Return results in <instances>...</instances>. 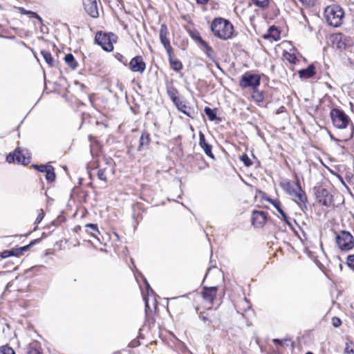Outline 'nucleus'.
<instances>
[{
  "instance_id": "f257e3e1",
  "label": "nucleus",
  "mask_w": 354,
  "mask_h": 354,
  "mask_svg": "<svg viewBox=\"0 0 354 354\" xmlns=\"http://www.w3.org/2000/svg\"><path fill=\"white\" fill-rule=\"evenodd\" d=\"M212 34L222 40H227L233 36L234 27L230 21L222 17L213 19L210 25Z\"/></svg>"
},
{
  "instance_id": "f03ea898",
  "label": "nucleus",
  "mask_w": 354,
  "mask_h": 354,
  "mask_svg": "<svg viewBox=\"0 0 354 354\" xmlns=\"http://www.w3.org/2000/svg\"><path fill=\"white\" fill-rule=\"evenodd\" d=\"M280 186L286 194L294 198L301 209L303 206L306 207L307 198L299 183L286 179L280 183Z\"/></svg>"
},
{
  "instance_id": "7ed1b4c3",
  "label": "nucleus",
  "mask_w": 354,
  "mask_h": 354,
  "mask_svg": "<svg viewBox=\"0 0 354 354\" xmlns=\"http://www.w3.org/2000/svg\"><path fill=\"white\" fill-rule=\"evenodd\" d=\"M344 12L338 5H332L326 8L324 17L328 25L339 27L343 21Z\"/></svg>"
},
{
  "instance_id": "20e7f679",
  "label": "nucleus",
  "mask_w": 354,
  "mask_h": 354,
  "mask_svg": "<svg viewBox=\"0 0 354 354\" xmlns=\"http://www.w3.org/2000/svg\"><path fill=\"white\" fill-rule=\"evenodd\" d=\"M330 116L333 125L337 129H346L350 122L349 117L342 110L339 109H332Z\"/></svg>"
},
{
  "instance_id": "39448f33",
  "label": "nucleus",
  "mask_w": 354,
  "mask_h": 354,
  "mask_svg": "<svg viewBox=\"0 0 354 354\" xmlns=\"http://www.w3.org/2000/svg\"><path fill=\"white\" fill-rule=\"evenodd\" d=\"M336 243L341 250L348 251L354 247V238L349 232L342 230L336 235Z\"/></svg>"
},
{
  "instance_id": "423d86ee",
  "label": "nucleus",
  "mask_w": 354,
  "mask_h": 354,
  "mask_svg": "<svg viewBox=\"0 0 354 354\" xmlns=\"http://www.w3.org/2000/svg\"><path fill=\"white\" fill-rule=\"evenodd\" d=\"M115 35L113 33H105L99 31L95 37V42L100 45L102 49L106 52H111L113 50L112 41H114Z\"/></svg>"
},
{
  "instance_id": "0eeeda50",
  "label": "nucleus",
  "mask_w": 354,
  "mask_h": 354,
  "mask_svg": "<svg viewBox=\"0 0 354 354\" xmlns=\"http://www.w3.org/2000/svg\"><path fill=\"white\" fill-rule=\"evenodd\" d=\"M261 84V77L257 74H253L250 72H246L242 75L239 86L243 88H251L255 89L258 88Z\"/></svg>"
},
{
  "instance_id": "6e6552de",
  "label": "nucleus",
  "mask_w": 354,
  "mask_h": 354,
  "mask_svg": "<svg viewBox=\"0 0 354 354\" xmlns=\"http://www.w3.org/2000/svg\"><path fill=\"white\" fill-rule=\"evenodd\" d=\"M30 156L28 151L24 152L19 149L15 150L13 153H9L6 156V161L8 163L17 161L18 163L26 165L30 162Z\"/></svg>"
},
{
  "instance_id": "1a4fd4ad",
  "label": "nucleus",
  "mask_w": 354,
  "mask_h": 354,
  "mask_svg": "<svg viewBox=\"0 0 354 354\" xmlns=\"http://www.w3.org/2000/svg\"><path fill=\"white\" fill-rule=\"evenodd\" d=\"M315 194L318 203L322 205L330 207L333 204V197L326 189L318 188Z\"/></svg>"
},
{
  "instance_id": "9d476101",
  "label": "nucleus",
  "mask_w": 354,
  "mask_h": 354,
  "mask_svg": "<svg viewBox=\"0 0 354 354\" xmlns=\"http://www.w3.org/2000/svg\"><path fill=\"white\" fill-rule=\"evenodd\" d=\"M129 68L133 72L143 73L146 68V64L142 56L138 55L133 57L129 62Z\"/></svg>"
},
{
  "instance_id": "9b49d317",
  "label": "nucleus",
  "mask_w": 354,
  "mask_h": 354,
  "mask_svg": "<svg viewBox=\"0 0 354 354\" xmlns=\"http://www.w3.org/2000/svg\"><path fill=\"white\" fill-rule=\"evenodd\" d=\"M267 221L266 213L263 211L254 210L252 214V223L256 227L264 225Z\"/></svg>"
},
{
  "instance_id": "f8f14e48",
  "label": "nucleus",
  "mask_w": 354,
  "mask_h": 354,
  "mask_svg": "<svg viewBox=\"0 0 354 354\" xmlns=\"http://www.w3.org/2000/svg\"><path fill=\"white\" fill-rule=\"evenodd\" d=\"M217 287H203V291L201 292V296L203 300L210 304H212L216 297Z\"/></svg>"
},
{
  "instance_id": "ddd939ff",
  "label": "nucleus",
  "mask_w": 354,
  "mask_h": 354,
  "mask_svg": "<svg viewBox=\"0 0 354 354\" xmlns=\"http://www.w3.org/2000/svg\"><path fill=\"white\" fill-rule=\"evenodd\" d=\"M168 34V29L165 24H162L160 29V39L161 44L165 48L167 53H170L172 51V48L170 45L169 40L167 38Z\"/></svg>"
},
{
  "instance_id": "4468645a",
  "label": "nucleus",
  "mask_w": 354,
  "mask_h": 354,
  "mask_svg": "<svg viewBox=\"0 0 354 354\" xmlns=\"http://www.w3.org/2000/svg\"><path fill=\"white\" fill-rule=\"evenodd\" d=\"M84 9L86 12L93 18H97L99 16L97 3L96 0H84Z\"/></svg>"
},
{
  "instance_id": "2eb2a0df",
  "label": "nucleus",
  "mask_w": 354,
  "mask_h": 354,
  "mask_svg": "<svg viewBox=\"0 0 354 354\" xmlns=\"http://www.w3.org/2000/svg\"><path fill=\"white\" fill-rule=\"evenodd\" d=\"M145 284H146V289H147V296H145L144 295L143 298H144L145 303V316H146V319L149 320V317L152 315L153 310H152V308L150 307V306L149 304V297H148L150 295V294H153V290L150 287L149 283L147 282V281L146 279H145Z\"/></svg>"
},
{
  "instance_id": "dca6fc26",
  "label": "nucleus",
  "mask_w": 354,
  "mask_h": 354,
  "mask_svg": "<svg viewBox=\"0 0 354 354\" xmlns=\"http://www.w3.org/2000/svg\"><path fill=\"white\" fill-rule=\"evenodd\" d=\"M268 201L270 202L278 211V212L281 214L282 216L283 220L285 221V223L290 226L291 228H292V223L291 219L287 216V214L284 212V211L281 207V203L280 201L278 200H272V199H268Z\"/></svg>"
},
{
  "instance_id": "f3484780",
  "label": "nucleus",
  "mask_w": 354,
  "mask_h": 354,
  "mask_svg": "<svg viewBox=\"0 0 354 354\" xmlns=\"http://www.w3.org/2000/svg\"><path fill=\"white\" fill-rule=\"evenodd\" d=\"M150 135L149 133L144 131L142 133L140 139H139V145L137 148L138 151H142L149 148L150 145Z\"/></svg>"
},
{
  "instance_id": "a211bd4d",
  "label": "nucleus",
  "mask_w": 354,
  "mask_h": 354,
  "mask_svg": "<svg viewBox=\"0 0 354 354\" xmlns=\"http://www.w3.org/2000/svg\"><path fill=\"white\" fill-rule=\"evenodd\" d=\"M199 145L203 149L205 153L209 158H214V155L212 151V147L208 144L206 140L205 136L203 133H199Z\"/></svg>"
},
{
  "instance_id": "6ab92c4d",
  "label": "nucleus",
  "mask_w": 354,
  "mask_h": 354,
  "mask_svg": "<svg viewBox=\"0 0 354 354\" xmlns=\"http://www.w3.org/2000/svg\"><path fill=\"white\" fill-rule=\"evenodd\" d=\"M174 104L178 111L190 118H193L194 110L190 106H187L185 102L180 100Z\"/></svg>"
},
{
  "instance_id": "aec40b11",
  "label": "nucleus",
  "mask_w": 354,
  "mask_h": 354,
  "mask_svg": "<svg viewBox=\"0 0 354 354\" xmlns=\"http://www.w3.org/2000/svg\"><path fill=\"white\" fill-rule=\"evenodd\" d=\"M315 74V67L313 64L309 65L307 68L299 71V76L301 79H308Z\"/></svg>"
},
{
  "instance_id": "412c9836",
  "label": "nucleus",
  "mask_w": 354,
  "mask_h": 354,
  "mask_svg": "<svg viewBox=\"0 0 354 354\" xmlns=\"http://www.w3.org/2000/svg\"><path fill=\"white\" fill-rule=\"evenodd\" d=\"M84 227L86 233L91 234V236L96 239L99 242L100 241L97 236V234H100V232L97 224L88 223Z\"/></svg>"
},
{
  "instance_id": "4be33fe9",
  "label": "nucleus",
  "mask_w": 354,
  "mask_h": 354,
  "mask_svg": "<svg viewBox=\"0 0 354 354\" xmlns=\"http://www.w3.org/2000/svg\"><path fill=\"white\" fill-rule=\"evenodd\" d=\"M264 38L278 41L280 39V32L277 28L272 26L268 28V32L265 35Z\"/></svg>"
},
{
  "instance_id": "5701e85b",
  "label": "nucleus",
  "mask_w": 354,
  "mask_h": 354,
  "mask_svg": "<svg viewBox=\"0 0 354 354\" xmlns=\"http://www.w3.org/2000/svg\"><path fill=\"white\" fill-rule=\"evenodd\" d=\"M167 93L169 95L171 100L174 102V104H176L178 102L180 99L178 96V92L177 89L171 85H167Z\"/></svg>"
},
{
  "instance_id": "b1692460",
  "label": "nucleus",
  "mask_w": 354,
  "mask_h": 354,
  "mask_svg": "<svg viewBox=\"0 0 354 354\" xmlns=\"http://www.w3.org/2000/svg\"><path fill=\"white\" fill-rule=\"evenodd\" d=\"M169 61L171 68L176 71H180L183 68L182 63L177 59H174L172 57V52L167 53Z\"/></svg>"
},
{
  "instance_id": "393cba45",
  "label": "nucleus",
  "mask_w": 354,
  "mask_h": 354,
  "mask_svg": "<svg viewBox=\"0 0 354 354\" xmlns=\"http://www.w3.org/2000/svg\"><path fill=\"white\" fill-rule=\"evenodd\" d=\"M19 10L21 14L28 15L30 18H35L40 24H42V19L37 12L31 10H27L22 7L19 8Z\"/></svg>"
},
{
  "instance_id": "a878e982",
  "label": "nucleus",
  "mask_w": 354,
  "mask_h": 354,
  "mask_svg": "<svg viewBox=\"0 0 354 354\" xmlns=\"http://www.w3.org/2000/svg\"><path fill=\"white\" fill-rule=\"evenodd\" d=\"M64 61L73 70L76 69L78 66L77 61L71 53L65 55Z\"/></svg>"
},
{
  "instance_id": "bb28decb",
  "label": "nucleus",
  "mask_w": 354,
  "mask_h": 354,
  "mask_svg": "<svg viewBox=\"0 0 354 354\" xmlns=\"http://www.w3.org/2000/svg\"><path fill=\"white\" fill-rule=\"evenodd\" d=\"M252 98L257 102H261L264 100V94L263 91H259L258 88H255V89H252Z\"/></svg>"
},
{
  "instance_id": "cd10ccee",
  "label": "nucleus",
  "mask_w": 354,
  "mask_h": 354,
  "mask_svg": "<svg viewBox=\"0 0 354 354\" xmlns=\"http://www.w3.org/2000/svg\"><path fill=\"white\" fill-rule=\"evenodd\" d=\"M201 48L203 49L205 53L210 59H213L214 58V51L207 42H203Z\"/></svg>"
},
{
  "instance_id": "c85d7f7f",
  "label": "nucleus",
  "mask_w": 354,
  "mask_h": 354,
  "mask_svg": "<svg viewBox=\"0 0 354 354\" xmlns=\"http://www.w3.org/2000/svg\"><path fill=\"white\" fill-rule=\"evenodd\" d=\"M204 112L210 121H214L216 120H220V119H218V117L216 116V112L215 109H212L209 107L206 106L204 109Z\"/></svg>"
},
{
  "instance_id": "c756f323",
  "label": "nucleus",
  "mask_w": 354,
  "mask_h": 354,
  "mask_svg": "<svg viewBox=\"0 0 354 354\" xmlns=\"http://www.w3.org/2000/svg\"><path fill=\"white\" fill-rule=\"evenodd\" d=\"M41 54L42 55L45 62L50 66H53L54 65V60L51 55V53L49 51L43 50L41 51Z\"/></svg>"
},
{
  "instance_id": "7c9ffc66",
  "label": "nucleus",
  "mask_w": 354,
  "mask_h": 354,
  "mask_svg": "<svg viewBox=\"0 0 354 354\" xmlns=\"http://www.w3.org/2000/svg\"><path fill=\"white\" fill-rule=\"evenodd\" d=\"M46 179L48 183H53L55 180V173L54 167L51 165L46 171Z\"/></svg>"
},
{
  "instance_id": "2f4dec72",
  "label": "nucleus",
  "mask_w": 354,
  "mask_h": 354,
  "mask_svg": "<svg viewBox=\"0 0 354 354\" xmlns=\"http://www.w3.org/2000/svg\"><path fill=\"white\" fill-rule=\"evenodd\" d=\"M284 59L290 64H295L298 60L296 55L294 53H289L286 51L283 54Z\"/></svg>"
},
{
  "instance_id": "473e14b6",
  "label": "nucleus",
  "mask_w": 354,
  "mask_h": 354,
  "mask_svg": "<svg viewBox=\"0 0 354 354\" xmlns=\"http://www.w3.org/2000/svg\"><path fill=\"white\" fill-rule=\"evenodd\" d=\"M40 241L39 239H35L32 241L28 245L23 246V247H19L20 252L21 254H24V252L28 251L32 246L35 245V244L38 243Z\"/></svg>"
},
{
  "instance_id": "72a5a7b5",
  "label": "nucleus",
  "mask_w": 354,
  "mask_h": 354,
  "mask_svg": "<svg viewBox=\"0 0 354 354\" xmlns=\"http://www.w3.org/2000/svg\"><path fill=\"white\" fill-rule=\"evenodd\" d=\"M254 4L261 8H266L269 5V0H251Z\"/></svg>"
},
{
  "instance_id": "f704fd0d",
  "label": "nucleus",
  "mask_w": 354,
  "mask_h": 354,
  "mask_svg": "<svg viewBox=\"0 0 354 354\" xmlns=\"http://www.w3.org/2000/svg\"><path fill=\"white\" fill-rule=\"evenodd\" d=\"M50 165H32V167L39 172L46 173Z\"/></svg>"
},
{
  "instance_id": "c9c22d12",
  "label": "nucleus",
  "mask_w": 354,
  "mask_h": 354,
  "mask_svg": "<svg viewBox=\"0 0 354 354\" xmlns=\"http://www.w3.org/2000/svg\"><path fill=\"white\" fill-rule=\"evenodd\" d=\"M0 351L2 354H15V351L8 345L2 346L0 347Z\"/></svg>"
},
{
  "instance_id": "e433bc0d",
  "label": "nucleus",
  "mask_w": 354,
  "mask_h": 354,
  "mask_svg": "<svg viewBox=\"0 0 354 354\" xmlns=\"http://www.w3.org/2000/svg\"><path fill=\"white\" fill-rule=\"evenodd\" d=\"M345 353L347 354H354V346L351 342L346 343Z\"/></svg>"
},
{
  "instance_id": "4c0bfd02",
  "label": "nucleus",
  "mask_w": 354,
  "mask_h": 354,
  "mask_svg": "<svg viewBox=\"0 0 354 354\" xmlns=\"http://www.w3.org/2000/svg\"><path fill=\"white\" fill-rule=\"evenodd\" d=\"M241 160L244 163V165L247 167H250L252 165V160L249 158V157L246 154L241 156Z\"/></svg>"
},
{
  "instance_id": "58836bf2",
  "label": "nucleus",
  "mask_w": 354,
  "mask_h": 354,
  "mask_svg": "<svg viewBox=\"0 0 354 354\" xmlns=\"http://www.w3.org/2000/svg\"><path fill=\"white\" fill-rule=\"evenodd\" d=\"M97 177L101 180H103V181L106 182V174H105V170L103 169H99L98 171H97Z\"/></svg>"
},
{
  "instance_id": "ea45409f",
  "label": "nucleus",
  "mask_w": 354,
  "mask_h": 354,
  "mask_svg": "<svg viewBox=\"0 0 354 354\" xmlns=\"http://www.w3.org/2000/svg\"><path fill=\"white\" fill-rule=\"evenodd\" d=\"M191 37L193 39H194L195 41H198L201 46L203 45V42H206L205 40H203L201 37L198 34H195V33H192L191 35Z\"/></svg>"
},
{
  "instance_id": "a19ab883",
  "label": "nucleus",
  "mask_w": 354,
  "mask_h": 354,
  "mask_svg": "<svg viewBox=\"0 0 354 354\" xmlns=\"http://www.w3.org/2000/svg\"><path fill=\"white\" fill-rule=\"evenodd\" d=\"M44 217V212L43 209H41L40 212L38 214V215L35 219V224L38 225L39 223H40L41 221L43 220Z\"/></svg>"
},
{
  "instance_id": "79ce46f5",
  "label": "nucleus",
  "mask_w": 354,
  "mask_h": 354,
  "mask_svg": "<svg viewBox=\"0 0 354 354\" xmlns=\"http://www.w3.org/2000/svg\"><path fill=\"white\" fill-rule=\"evenodd\" d=\"M346 264L349 268H354V254H350L348 256Z\"/></svg>"
},
{
  "instance_id": "37998d69",
  "label": "nucleus",
  "mask_w": 354,
  "mask_h": 354,
  "mask_svg": "<svg viewBox=\"0 0 354 354\" xmlns=\"http://www.w3.org/2000/svg\"><path fill=\"white\" fill-rule=\"evenodd\" d=\"M332 324L334 327L337 328L342 324V321L339 317H333L332 318Z\"/></svg>"
},
{
  "instance_id": "c03bdc74",
  "label": "nucleus",
  "mask_w": 354,
  "mask_h": 354,
  "mask_svg": "<svg viewBox=\"0 0 354 354\" xmlns=\"http://www.w3.org/2000/svg\"><path fill=\"white\" fill-rule=\"evenodd\" d=\"M12 257H20L21 254L19 248H14L10 249Z\"/></svg>"
},
{
  "instance_id": "a18cd8bd",
  "label": "nucleus",
  "mask_w": 354,
  "mask_h": 354,
  "mask_svg": "<svg viewBox=\"0 0 354 354\" xmlns=\"http://www.w3.org/2000/svg\"><path fill=\"white\" fill-rule=\"evenodd\" d=\"M1 257L2 259H6V258H8V257H12V252H11V250H4L1 253Z\"/></svg>"
},
{
  "instance_id": "49530a36",
  "label": "nucleus",
  "mask_w": 354,
  "mask_h": 354,
  "mask_svg": "<svg viewBox=\"0 0 354 354\" xmlns=\"http://www.w3.org/2000/svg\"><path fill=\"white\" fill-rule=\"evenodd\" d=\"M28 354H41V353L38 348L30 347L28 351Z\"/></svg>"
},
{
  "instance_id": "de8ad7c7",
  "label": "nucleus",
  "mask_w": 354,
  "mask_h": 354,
  "mask_svg": "<svg viewBox=\"0 0 354 354\" xmlns=\"http://www.w3.org/2000/svg\"><path fill=\"white\" fill-rule=\"evenodd\" d=\"M303 4H305L308 6H312L315 3V0H299Z\"/></svg>"
},
{
  "instance_id": "09e8293b",
  "label": "nucleus",
  "mask_w": 354,
  "mask_h": 354,
  "mask_svg": "<svg viewBox=\"0 0 354 354\" xmlns=\"http://www.w3.org/2000/svg\"><path fill=\"white\" fill-rule=\"evenodd\" d=\"M198 4L205 5L207 3L209 0H196Z\"/></svg>"
},
{
  "instance_id": "8fccbe9b",
  "label": "nucleus",
  "mask_w": 354,
  "mask_h": 354,
  "mask_svg": "<svg viewBox=\"0 0 354 354\" xmlns=\"http://www.w3.org/2000/svg\"><path fill=\"white\" fill-rule=\"evenodd\" d=\"M330 138L331 140L335 141V142H339V140L335 138L332 134L330 133Z\"/></svg>"
},
{
  "instance_id": "3c124183",
  "label": "nucleus",
  "mask_w": 354,
  "mask_h": 354,
  "mask_svg": "<svg viewBox=\"0 0 354 354\" xmlns=\"http://www.w3.org/2000/svg\"><path fill=\"white\" fill-rule=\"evenodd\" d=\"M274 343H278L279 344H282V341L279 339H273Z\"/></svg>"
},
{
  "instance_id": "603ef678",
  "label": "nucleus",
  "mask_w": 354,
  "mask_h": 354,
  "mask_svg": "<svg viewBox=\"0 0 354 354\" xmlns=\"http://www.w3.org/2000/svg\"><path fill=\"white\" fill-rule=\"evenodd\" d=\"M200 318L203 322H206L207 320V318L206 317H205V316H201Z\"/></svg>"
},
{
  "instance_id": "864d4df0",
  "label": "nucleus",
  "mask_w": 354,
  "mask_h": 354,
  "mask_svg": "<svg viewBox=\"0 0 354 354\" xmlns=\"http://www.w3.org/2000/svg\"><path fill=\"white\" fill-rule=\"evenodd\" d=\"M127 153H128L129 155H131V149L130 148H129V149H128V150H127Z\"/></svg>"
},
{
  "instance_id": "5fc2aeb1",
  "label": "nucleus",
  "mask_w": 354,
  "mask_h": 354,
  "mask_svg": "<svg viewBox=\"0 0 354 354\" xmlns=\"http://www.w3.org/2000/svg\"><path fill=\"white\" fill-rule=\"evenodd\" d=\"M130 344L132 347H135L136 346V343H134L133 342H131Z\"/></svg>"
},
{
  "instance_id": "6e6d98bb",
  "label": "nucleus",
  "mask_w": 354,
  "mask_h": 354,
  "mask_svg": "<svg viewBox=\"0 0 354 354\" xmlns=\"http://www.w3.org/2000/svg\"><path fill=\"white\" fill-rule=\"evenodd\" d=\"M153 305L154 308H156V303H155V302H153Z\"/></svg>"
},
{
  "instance_id": "4d7b16f0",
  "label": "nucleus",
  "mask_w": 354,
  "mask_h": 354,
  "mask_svg": "<svg viewBox=\"0 0 354 354\" xmlns=\"http://www.w3.org/2000/svg\"><path fill=\"white\" fill-rule=\"evenodd\" d=\"M306 354H313V353L311 352H307Z\"/></svg>"
},
{
  "instance_id": "13d9d810",
  "label": "nucleus",
  "mask_w": 354,
  "mask_h": 354,
  "mask_svg": "<svg viewBox=\"0 0 354 354\" xmlns=\"http://www.w3.org/2000/svg\"><path fill=\"white\" fill-rule=\"evenodd\" d=\"M209 270H210V268H208V270H207V273H206V275L207 274V273H208V272H209Z\"/></svg>"
}]
</instances>
